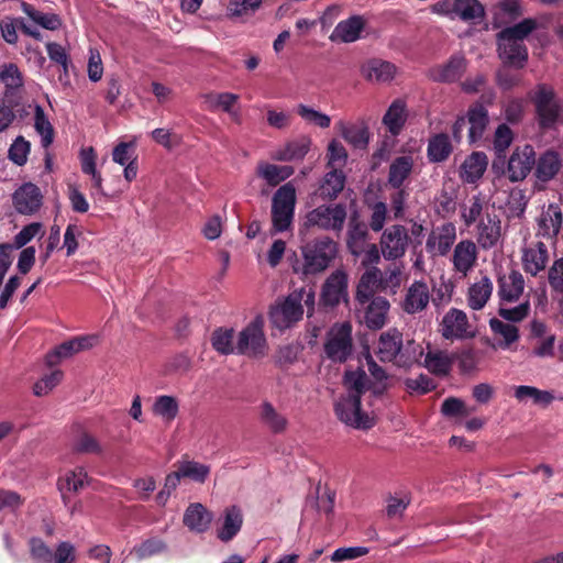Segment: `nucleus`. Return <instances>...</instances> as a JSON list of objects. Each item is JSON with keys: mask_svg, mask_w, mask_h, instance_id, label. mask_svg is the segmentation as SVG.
Masks as SVG:
<instances>
[{"mask_svg": "<svg viewBox=\"0 0 563 563\" xmlns=\"http://www.w3.org/2000/svg\"><path fill=\"white\" fill-rule=\"evenodd\" d=\"M135 148V140L130 142H119L112 150V161L120 166L129 164L132 161H137Z\"/></svg>", "mask_w": 563, "mask_h": 563, "instance_id": "obj_59", "label": "nucleus"}, {"mask_svg": "<svg viewBox=\"0 0 563 563\" xmlns=\"http://www.w3.org/2000/svg\"><path fill=\"white\" fill-rule=\"evenodd\" d=\"M402 269L400 266L393 265L382 272V291H389L395 295L401 286Z\"/></svg>", "mask_w": 563, "mask_h": 563, "instance_id": "obj_61", "label": "nucleus"}, {"mask_svg": "<svg viewBox=\"0 0 563 563\" xmlns=\"http://www.w3.org/2000/svg\"><path fill=\"white\" fill-rule=\"evenodd\" d=\"M22 10L26 13L30 19L42 27L51 31H55L60 27L62 21L59 16L55 13H44L42 11L36 10L33 5L29 3L22 4Z\"/></svg>", "mask_w": 563, "mask_h": 563, "instance_id": "obj_52", "label": "nucleus"}, {"mask_svg": "<svg viewBox=\"0 0 563 563\" xmlns=\"http://www.w3.org/2000/svg\"><path fill=\"white\" fill-rule=\"evenodd\" d=\"M389 301L380 296L355 298V316L371 330H380L387 321Z\"/></svg>", "mask_w": 563, "mask_h": 563, "instance_id": "obj_6", "label": "nucleus"}, {"mask_svg": "<svg viewBox=\"0 0 563 563\" xmlns=\"http://www.w3.org/2000/svg\"><path fill=\"white\" fill-rule=\"evenodd\" d=\"M453 357L445 351H429L422 365L433 375L446 376L452 367Z\"/></svg>", "mask_w": 563, "mask_h": 563, "instance_id": "obj_37", "label": "nucleus"}, {"mask_svg": "<svg viewBox=\"0 0 563 563\" xmlns=\"http://www.w3.org/2000/svg\"><path fill=\"white\" fill-rule=\"evenodd\" d=\"M267 353V341L264 334V320L256 317L243 328L236 340V354L260 358Z\"/></svg>", "mask_w": 563, "mask_h": 563, "instance_id": "obj_5", "label": "nucleus"}, {"mask_svg": "<svg viewBox=\"0 0 563 563\" xmlns=\"http://www.w3.org/2000/svg\"><path fill=\"white\" fill-rule=\"evenodd\" d=\"M12 200L18 213L33 214L41 208L43 195L36 185L25 183L14 191Z\"/></svg>", "mask_w": 563, "mask_h": 563, "instance_id": "obj_16", "label": "nucleus"}, {"mask_svg": "<svg viewBox=\"0 0 563 563\" xmlns=\"http://www.w3.org/2000/svg\"><path fill=\"white\" fill-rule=\"evenodd\" d=\"M213 520V515L202 504H190L184 514V525L192 532L203 533Z\"/></svg>", "mask_w": 563, "mask_h": 563, "instance_id": "obj_26", "label": "nucleus"}, {"mask_svg": "<svg viewBox=\"0 0 563 563\" xmlns=\"http://www.w3.org/2000/svg\"><path fill=\"white\" fill-rule=\"evenodd\" d=\"M478 252L476 243L470 239L457 242L453 249L451 263L453 272L460 277L465 278L475 268Z\"/></svg>", "mask_w": 563, "mask_h": 563, "instance_id": "obj_13", "label": "nucleus"}, {"mask_svg": "<svg viewBox=\"0 0 563 563\" xmlns=\"http://www.w3.org/2000/svg\"><path fill=\"white\" fill-rule=\"evenodd\" d=\"M525 289V279L520 272L511 271L508 275L498 277V296L500 303L516 302Z\"/></svg>", "mask_w": 563, "mask_h": 563, "instance_id": "obj_23", "label": "nucleus"}, {"mask_svg": "<svg viewBox=\"0 0 563 563\" xmlns=\"http://www.w3.org/2000/svg\"><path fill=\"white\" fill-rule=\"evenodd\" d=\"M549 262L548 247L543 242L536 243L534 246L527 247L522 252V265L526 273L532 276L543 271Z\"/></svg>", "mask_w": 563, "mask_h": 563, "instance_id": "obj_28", "label": "nucleus"}, {"mask_svg": "<svg viewBox=\"0 0 563 563\" xmlns=\"http://www.w3.org/2000/svg\"><path fill=\"white\" fill-rule=\"evenodd\" d=\"M347 275L343 271L333 272L324 282L321 301L324 306L334 307L347 295Z\"/></svg>", "mask_w": 563, "mask_h": 563, "instance_id": "obj_17", "label": "nucleus"}, {"mask_svg": "<svg viewBox=\"0 0 563 563\" xmlns=\"http://www.w3.org/2000/svg\"><path fill=\"white\" fill-rule=\"evenodd\" d=\"M343 385L347 391L334 406L335 413L344 424L357 429L368 430L376 424L374 416L364 412L361 408V397L366 391V373L362 368L346 371Z\"/></svg>", "mask_w": 563, "mask_h": 563, "instance_id": "obj_1", "label": "nucleus"}, {"mask_svg": "<svg viewBox=\"0 0 563 563\" xmlns=\"http://www.w3.org/2000/svg\"><path fill=\"white\" fill-rule=\"evenodd\" d=\"M534 164L536 153L531 145L517 147L508 161V178L514 183L523 180L529 175Z\"/></svg>", "mask_w": 563, "mask_h": 563, "instance_id": "obj_15", "label": "nucleus"}, {"mask_svg": "<svg viewBox=\"0 0 563 563\" xmlns=\"http://www.w3.org/2000/svg\"><path fill=\"white\" fill-rule=\"evenodd\" d=\"M374 352L380 362L393 363L398 367H411L420 363L423 355V349L419 343L413 340L405 343L402 333L395 328L379 335Z\"/></svg>", "mask_w": 563, "mask_h": 563, "instance_id": "obj_2", "label": "nucleus"}, {"mask_svg": "<svg viewBox=\"0 0 563 563\" xmlns=\"http://www.w3.org/2000/svg\"><path fill=\"white\" fill-rule=\"evenodd\" d=\"M294 173V167L288 165H275L263 162L257 166V175L272 187H275L279 183L286 180Z\"/></svg>", "mask_w": 563, "mask_h": 563, "instance_id": "obj_38", "label": "nucleus"}, {"mask_svg": "<svg viewBox=\"0 0 563 563\" xmlns=\"http://www.w3.org/2000/svg\"><path fill=\"white\" fill-rule=\"evenodd\" d=\"M561 168V159L558 153L547 152L538 161L536 175L542 181L552 179Z\"/></svg>", "mask_w": 563, "mask_h": 563, "instance_id": "obj_49", "label": "nucleus"}, {"mask_svg": "<svg viewBox=\"0 0 563 563\" xmlns=\"http://www.w3.org/2000/svg\"><path fill=\"white\" fill-rule=\"evenodd\" d=\"M345 184V175L343 172L333 168L324 175L320 185V196L323 199H334L343 190Z\"/></svg>", "mask_w": 563, "mask_h": 563, "instance_id": "obj_46", "label": "nucleus"}, {"mask_svg": "<svg viewBox=\"0 0 563 563\" xmlns=\"http://www.w3.org/2000/svg\"><path fill=\"white\" fill-rule=\"evenodd\" d=\"M563 216L559 205L550 203L537 220V235L555 240L562 227Z\"/></svg>", "mask_w": 563, "mask_h": 563, "instance_id": "obj_19", "label": "nucleus"}, {"mask_svg": "<svg viewBox=\"0 0 563 563\" xmlns=\"http://www.w3.org/2000/svg\"><path fill=\"white\" fill-rule=\"evenodd\" d=\"M367 366L373 377V380L366 375V391L375 397L382 396L387 389V374L386 372L373 360L371 354H367Z\"/></svg>", "mask_w": 563, "mask_h": 563, "instance_id": "obj_41", "label": "nucleus"}, {"mask_svg": "<svg viewBox=\"0 0 563 563\" xmlns=\"http://www.w3.org/2000/svg\"><path fill=\"white\" fill-rule=\"evenodd\" d=\"M498 54L507 65H517L522 67L528 59V51L523 43L512 40L501 32L497 34Z\"/></svg>", "mask_w": 563, "mask_h": 563, "instance_id": "obj_18", "label": "nucleus"}, {"mask_svg": "<svg viewBox=\"0 0 563 563\" xmlns=\"http://www.w3.org/2000/svg\"><path fill=\"white\" fill-rule=\"evenodd\" d=\"M538 27V23L536 19L528 18L523 19L519 23L506 27L501 30L500 32L503 35H507L511 37L512 40L519 41L520 43H523V40L532 33Z\"/></svg>", "mask_w": 563, "mask_h": 563, "instance_id": "obj_60", "label": "nucleus"}, {"mask_svg": "<svg viewBox=\"0 0 563 563\" xmlns=\"http://www.w3.org/2000/svg\"><path fill=\"white\" fill-rule=\"evenodd\" d=\"M501 238V221L497 216L487 214L477 224L476 241L482 250L495 247Z\"/></svg>", "mask_w": 563, "mask_h": 563, "instance_id": "obj_22", "label": "nucleus"}, {"mask_svg": "<svg viewBox=\"0 0 563 563\" xmlns=\"http://www.w3.org/2000/svg\"><path fill=\"white\" fill-rule=\"evenodd\" d=\"M97 342V336L86 335L74 338L58 345L47 355V363L53 365L60 358H66L75 353L92 347Z\"/></svg>", "mask_w": 563, "mask_h": 563, "instance_id": "obj_27", "label": "nucleus"}, {"mask_svg": "<svg viewBox=\"0 0 563 563\" xmlns=\"http://www.w3.org/2000/svg\"><path fill=\"white\" fill-rule=\"evenodd\" d=\"M406 119V103L405 101L397 99L386 111L383 118V123L393 135H397L405 125Z\"/></svg>", "mask_w": 563, "mask_h": 563, "instance_id": "obj_43", "label": "nucleus"}, {"mask_svg": "<svg viewBox=\"0 0 563 563\" xmlns=\"http://www.w3.org/2000/svg\"><path fill=\"white\" fill-rule=\"evenodd\" d=\"M485 358V352L482 350L465 349L456 355L457 366L463 374H471L481 368Z\"/></svg>", "mask_w": 563, "mask_h": 563, "instance_id": "obj_51", "label": "nucleus"}, {"mask_svg": "<svg viewBox=\"0 0 563 563\" xmlns=\"http://www.w3.org/2000/svg\"><path fill=\"white\" fill-rule=\"evenodd\" d=\"M492 291L493 283L487 276H484L468 288V306L473 310H481L488 301Z\"/></svg>", "mask_w": 563, "mask_h": 563, "instance_id": "obj_40", "label": "nucleus"}, {"mask_svg": "<svg viewBox=\"0 0 563 563\" xmlns=\"http://www.w3.org/2000/svg\"><path fill=\"white\" fill-rule=\"evenodd\" d=\"M88 484L89 477L82 466H76L75 468L68 470L62 474L57 479V488L62 495L64 504H68L70 494L79 493Z\"/></svg>", "mask_w": 563, "mask_h": 563, "instance_id": "obj_20", "label": "nucleus"}, {"mask_svg": "<svg viewBox=\"0 0 563 563\" xmlns=\"http://www.w3.org/2000/svg\"><path fill=\"white\" fill-rule=\"evenodd\" d=\"M243 525V515L241 509L233 505L224 509L222 516L219 518V528L217 537L228 542L232 540L241 530Z\"/></svg>", "mask_w": 563, "mask_h": 563, "instance_id": "obj_25", "label": "nucleus"}, {"mask_svg": "<svg viewBox=\"0 0 563 563\" xmlns=\"http://www.w3.org/2000/svg\"><path fill=\"white\" fill-rule=\"evenodd\" d=\"M376 291H382V271L378 267H369L360 278L355 298L376 297Z\"/></svg>", "mask_w": 563, "mask_h": 563, "instance_id": "obj_35", "label": "nucleus"}, {"mask_svg": "<svg viewBox=\"0 0 563 563\" xmlns=\"http://www.w3.org/2000/svg\"><path fill=\"white\" fill-rule=\"evenodd\" d=\"M456 241V227L453 222H443L433 227L426 241V251L432 257L446 256Z\"/></svg>", "mask_w": 563, "mask_h": 563, "instance_id": "obj_11", "label": "nucleus"}, {"mask_svg": "<svg viewBox=\"0 0 563 563\" xmlns=\"http://www.w3.org/2000/svg\"><path fill=\"white\" fill-rule=\"evenodd\" d=\"M408 245V231L401 224H393L385 229L379 239L382 255L387 261H396L404 257Z\"/></svg>", "mask_w": 563, "mask_h": 563, "instance_id": "obj_10", "label": "nucleus"}, {"mask_svg": "<svg viewBox=\"0 0 563 563\" xmlns=\"http://www.w3.org/2000/svg\"><path fill=\"white\" fill-rule=\"evenodd\" d=\"M206 109L209 111L222 110L232 113V107L238 102L239 96L232 92H209L201 96Z\"/></svg>", "mask_w": 563, "mask_h": 563, "instance_id": "obj_45", "label": "nucleus"}, {"mask_svg": "<svg viewBox=\"0 0 563 563\" xmlns=\"http://www.w3.org/2000/svg\"><path fill=\"white\" fill-rule=\"evenodd\" d=\"M470 143L479 141L488 125V111L482 103H475L467 111Z\"/></svg>", "mask_w": 563, "mask_h": 563, "instance_id": "obj_33", "label": "nucleus"}, {"mask_svg": "<svg viewBox=\"0 0 563 563\" xmlns=\"http://www.w3.org/2000/svg\"><path fill=\"white\" fill-rule=\"evenodd\" d=\"M490 330L503 338L497 343H490L493 350H507L510 345L519 340V330L516 325L506 323L498 319H492L489 321Z\"/></svg>", "mask_w": 563, "mask_h": 563, "instance_id": "obj_36", "label": "nucleus"}, {"mask_svg": "<svg viewBox=\"0 0 563 563\" xmlns=\"http://www.w3.org/2000/svg\"><path fill=\"white\" fill-rule=\"evenodd\" d=\"M514 141V133L507 124H500L497 126L494 135V148L498 156L505 154L506 150L511 145Z\"/></svg>", "mask_w": 563, "mask_h": 563, "instance_id": "obj_64", "label": "nucleus"}, {"mask_svg": "<svg viewBox=\"0 0 563 563\" xmlns=\"http://www.w3.org/2000/svg\"><path fill=\"white\" fill-rule=\"evenodd\" d=\"M296 207V188L292 183L280 186L273 196L272 221L275 233L287 231L292 223Z\"/></svg>", "mask_w": 563, "mask_h": 563, "instance_id": "obj_4", "label": "nucleus"}, {"mask_svg": "<svg viewBox=\"0 0 563 563\" xmlns=\"http://www.w3.org/2000/svg\"><path fill=\"white\" fill-rule=\"evenodd\" d=\"M260 420L273 433H282L287 427L286 417L268 401H264L260 407Z\"/></svg>", "mask_w": 563, "mask_h": 563, "instance_id": "obj_42", "label": "nucleus"}, {"mask_svg": "<svg viewBox=\"0 0 563 563\" xmlns=\"http://www.w3.org/2000/svg\"><path fill=\"white\" fill-rule=\"evenodd\" d=\"M311 146L309 137H300L298 140L286 143L283 147L275 151L273 158L279 162L302 161L308 154Z\"/></svg>", "mask_w": 563, "mask_h": 563, "instance_id": "obj_32", "label": "nucleus"}, {"mask_svg": "<svg viewBox=\"0 0 563 563\" xmlns=\"http://www.w3.org/2000/svg\"><path fill=\"white\" fill-rule=\"evenodd\" d=\"M178 467L180 470V475H183L184 478H190L197 483H203L210 474L209 465L196 461H179Z\"/></svg>", "mask_w": 563, "mask_h": 563, "instance_id": "obj_54", "label": "nucleus"}, {"mask_svg": "<svg viewBox=\"0 0 563 563\" xmlns=\"http://www.w3.org/2000/svg\"><path fill=\"white\" fill-rule=\"evenodd\" d=\"M31 145L23 136H18L9 148V158L18 166L27 162Z\"/></svg>", "mask_w": 563, "mask_h": 563, "instance_id": "obj_62", "label": "nucleus"}, {"mask_svg": "<svg viewBox=\"0 0 563 563\" xmlns=\"http://www.w3.org/2000/svg\"><path fill=\"white\" fill-rule=\"evenodd\" d=\"M302 273L314 275L325 271L336 257L338 244L330 238L313 240L301 247Z\"/></svg>", "mask_w": 563, "mask_h": 563, "instance_id": "obj_3", "label": "nucleus"}, {"mask_svg": "<svg viewBox=\"0 0 563 563\" xmlns=\"http://www.w3.org/2000/svg\"><path fill=\"white\" fill-rule=\"evenodd\" d=\"M327 356L334 362H345L352 353V327L349 322L333 325L324 344Z\"/></svg>", "mask_w": 563, "mask_h": 563, "instance_id": "obj_9", "label": "nucleus"}, {"mask_svg": "<svg viewBox=\"0 0 563 563\" xmlns=\"http://www.w3.org/2000/svg\"><path fill=\"white\" fill-rule=\"evenodd\" d=\"M152 411L165 422H172L178 415L179 404L174 396L161 395L155 398Z\"/></svg>", "mask_w": 563, "mask_h": 563, "instance_id": "obj_48", "label": "nucleus"}, {"mask_svg": "<svg viewBox=\"0 0 563 563\" xmlns=\"http://www.w3.org/2000/svg\"><path fill=\"white\" fill-rule=\"evenodd\" d=\"M452 150L453 146L450 136L445 133H439L430 137L427 155L430 162L441 163L448 159Z\"/></svg>", "mask_w": 563, "mask_h": 563, "instance_id": "obj_39", "label": "nucleus"}, {"mask_svg": "<svg viewBox=\"0 0 563 563\" xmlns=\"http://www.w3.org/2000/svg\"><path fill=\"white\" fill-rule=\"evenodd\" d=\"M364 27V18L362 15H352L339 22L329 38L331 42L353 43L361 37Z\"/></svg>", "mask_w": 563, "mask_h": 563, "instance_id": "obj_24", "label": "nucleus"}, {"mask_svg": "<svg viewBox=\"0 0 563 563\" xmlns=\"http://www.w3.org/2000/svg\"><path fill=\"white\" fill-rule=\"evenodd\" d=\"M296 112L308 124H313L321 129H327L331 124V118L328 114L306 104H298Z\"/></svg>", "mask_w": 563, "mask_h": 563, "instance_id": "obj_56", "label": "nucleus"}, {"mask_svg": "<svg viewBox=\"0 0 563 563\" xmlns=\"http://www.w3.org/2000/svg\"><path fill=\"white\" fill-rule=\"evenodd\" d=\"M302 299V291H292L276 302L269 312L272 324L279 330H285L298 322L303 314Z\"/></svg>", "mask_w": 563, "mask_h": 563, "instance_id": "obj_8", "label": "nucleus"}, {"mask_svg": "<svg viewBox=\"0 0 563 563\" xmlns=\"http://www.w3.org/2000/svg\"><path fill=\"white\" fill-rule=\"evenodd\" d=\"M483 212V198L481 195H474L467 203L461 207V219L465 227L474 224Z\"/></svg>", "mask_w": 563, "mask_h": 563, "instance_id": "obj_58", "label": "nucleus"}, {"mask_svg": "<svg viewBox=\"0 0 563 563\" xmlns=\"http://www.w3.org/2000/svg\"><path fill=\"white\" fill-rule=\"evenodd\" d=\"M488 159L483 152H473L460 167V178L467 184L481 179L487 168Z\"/></svg>", "mask_w": 563, "mask_h": 563, "instance_id": "obj_29", "label": "nucleus"}, {"mask_svg": "<svg viewBox=\"0 0 563 563\" xmlns=\"http://www.w3.org/2000/svg\"><path fill=\"white\" fill-rule=\"evenodd\" d=\"M534 102L541 126L551 128L558 121L560 111L553 89L544 85L539 86Z\"/></svg>", "mask_w": 563, "mask_h": 563, "instance_id": "obj_14", "label": "nucleus"}, {"mask_svg": "<svg viewBox=\"0 0 563 563\" xmlns=\"http://www.w3.org/2000/svg\"><path fill=\"white\" fill-rule=\"evenodd\" d=\"M455 18L473 21L485 15L483 5L477 0H454Z\"/></svg>", "mask_w": 563, "mask_h": 563, "instance_id": "obj_53", "label": "nucleus"}, {"mask_svg": "<svg viewBox=\"0 0 563 563\" xmlns=\"http://www.w3.org/2000/svg\"><path fill=\"white\" fill-rule=\"evenodd\" d=\"M341 134L349 144L356 148H365L369 141L368 129L365 126L342 124Z\"/></svg>", "mask_w": 563, "mask_h": 563, "instance_id": "obj_55", "label": "nucleus"}, {"mask_svg": "<svg viewBox=\"0 0 563 563\" xmlns=\"http://www.w3.org/2000/svg\"><path fill=\"white\" fill-rule=\"evenodd\" d=\"M413 168V158L410 155L396 157L388 172V185L395 189H399L409 178Z\"/></svg>", "mask_w": 563, "mask_h": 563, "instance_id": "obj_34", "label": "nucleus"}, {"mask_svg": "<svg viewBox=\"0 0 563 563\" xmlns=\"http://www.w3.org/2000/svg\"><path fill=\"white\" fill-rule=\"evenodd\" d=\"M466 69V59L462 55L452 56L448 63L431 70V77L440 82H453L461 78Z\"/></svg>", "mask_w": 563, "mask_h": 563, "instance_id": "obj_31", "label": "nucleus"}, {"mask_svg": "<svg viewBox=\"0 0 563 563\" xmlns=\"http://www.w3.org/2000/svg\"><path fill=\"white\" fill-rule=\"evenodd\" d=\"M345 220L346 207L343 203L321 205L306 214L305 227L341 232Z\"/></svg>", "mask_w": 563, "mask_h": 563, "instance_id": "obj_7", "label": "nucleus"}, {"mask_svg": "<svg viewBox=\"0 0 563 563\" xmlns=\"http://www.w3.org/2000/svg\"><path fill=\"white\" fill-rule=\"evenodd\" d=\"M234 330L232 328H218L212 332L211 345L222 355L236 354V344H233Z\"/></svg>", "mask_w": 563, "mask_h": 563, "instance_id": "obj_47", "label": "nucleus"}, {"mask_svg": "<svg viewBox=\"0 0 563 563\" xmlns=\"http://www.w3.org/2000/svg\"><path fill=\"white\" fill-rule=\"evenodd\" d=\"M0 80L7 91L13 92L23 86V77L15 64L9 63L1 67Z\"/></svg>", "mask_w": 563, "mask_h": 563, "instance_id": "obj_57", "label": "nucleus"}, {"mask_svg": "<svg viewBox=\"0 0 563 563\" xmlns=\"http://www.w3.org/2000/svg\"><path fill=\"white\" fill-rule=\"evenodd\" d=\"M441 335L446 340H464L474 336L468 318L463 310L451 308L440 323Z\"/></svg>", "mask_w": 563, "mask_h": 563, "instance_id": "obj_12", "label": "nucleus"}, {"mask_svg": "<svg viewBox=\"0 0 563 563\" xmlns=\"http://www.w3.org/2000/svg\"><path fill=\"white\" fill-rule=\"evenodd\" d=\"M166 543L158 538H150L144 540L134 548V552L139 559L150 558L166 551Z\"/></svg>", "mask_w": 563, "mask_h": 563, "instance_id": "obj_63", "label": "nucleus"}, {"mask_svg": "<svg viewBox=\"0 0 563 563\" xmlns=\"http://www.w3.org/2000/svg\"><path fill=\"white\" fill-rule=\"evenodd\" d=\"M396 71L397 68L393 63L377 58L369 59L361 68L365 79L376 82H386L394 79Z\"/></svg>", "mask_w": 563, "mask_h": 563, "instance_id": "obj_30", "label": "nucleus"}, {"mask_svg": "<svg viewBox=\"0 0 563 563\" xmlns=\"http://www.w3.org/2000/svg\"><path fill=\"white\" fill-rule=\"evenodd\" d=\"M430 301V290L426 282L415 280L407 289L401 308L409 314L423 311Z\"/></svg>", "mask_w": 563, "mask_h": 563, "instance_id": "obj_21", "label": "nucleus"}, {"mask_svg": "<svg viewBox=\"0 0 563 563\" xmlns=\"http://www.w3.org/2000/svg\"><path fill=\"white\" fill-rule=\"evenodd\" d=\"M514 396L518 401H526L531 399L533 404L543 407L549 406L553 400L554 396L549 390H541L534 386L520 385L514 389Z\"/></svg>", "mask_w": 563, "mask_h": 563, "instance_id": "obj_44", "label": "nucleus"}, {"mask_svg": "<svg viewBox=\"0 0 563 563\" xmlns=\"http://www.w3.org/2000/svg\"><path fill=\"white\" fill-rule=\"evenodd\" d=\"M34 129L41 136V145L48 148L54 141V128L40 104L34 108Z\"/></svg>", "mask_w": 563, "mask_h": 563, "instance_id": "obj_50", "label": "nucleus"}]
</instances>
